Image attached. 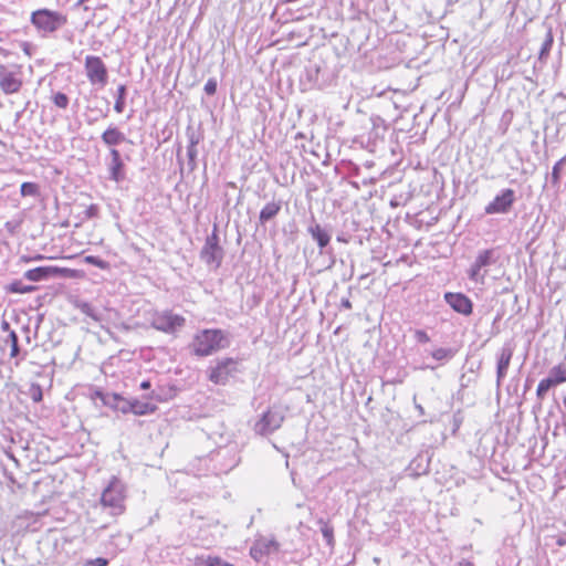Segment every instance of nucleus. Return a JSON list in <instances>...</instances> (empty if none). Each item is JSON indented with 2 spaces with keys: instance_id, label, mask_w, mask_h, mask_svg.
I'll use <instances>...</instances> for the list:
<instances>
[{
  "instance_id": "1",
  "label": "nucleus",
  "mask_w": 566,
  "mask_h": 566,
  "mask_svg": "<svg viewBox=\"0 0 566 566\" xmlns=\"http://www.w3.org/2000/svg\"><path fill=\"white\" fill-rule=\"evenodd\" d=\"M126 488L125 484L116 476H113L101 495V504L109 510L114 516L122 515L125 510Z\"/></svg>"
},
{
  "instance_id": "2",
  "label": "nucleus",
  "mask_w": 566,
  "mask_h": 566,
  "mask_svg": "<svg viewBox=\"0 0 566 566\" xmlns=\"http://www.w3.org/2000/svg\"><path fill=\"white\" fill-rule=\"evenodd\" d=\"M230 344L229 336L221 329H203L195 336V354H211L226 349Z\"/></svg>"
},
{
  "instance_id": "3",
  "label": "nucleus",
  "mask_w": 566,
  "mask_h": 566,
  "mask_svg": "<svg viewBox=\"0 0 566 566\" xmlns=\"http://www.w3.org/2000/svg\"><path fill=\"white\" fill-rule=\"evenodd\" d=\"M32 24L43 33H53L67 22L66 15L49 9H39L31 14Z\"/></svg>"
},
{
  "instance_id": "4",
  "label": "nucleus",
  "mask_w": 566,
  "mask_h": 566,
  "mask_svg": "<svg viewBox=\"0 0 566 566\" xmlns=\"http://www.w3.org/2000/svg\"><path fill=\"white\" fill-rule=\"evenodd\" d=\"M499 255L495 249H485L478 253L474 262L468 270V277L479 284H484L488 275V268L496 263Z\"/></svg>"
},
{
  "instance_id": "5",
  "label": "nucleus",
  "mask_w": 566,
  "mask_h": 566,
  "mask_svg": "<svg viewBox=\"0 0 566 566\" xmlns=\"http://www.w3.org/2000/svg\"><path fill=\"white\" fill-rule=\"evenodd\" d=\"M223 255L224 251L219 244L218 230L214 226L212 233L207 237L205 245L200 251V258L206 264L218 269L222 263Z\"/></svg>"
},
{
  "instance_id": "6",
  "label": "nucleus",
  "mask_w": 566,
  "mask_h": 566,
  "mask_svg": "<svg viewBox=\"0 0 566 566\" xmlns=\"http://www.w3.org/2000/svg\"><path fill=\"white\" fill-rule=\"evenodd\" d=\"M84 69L88 82L92 85L104 87L107 84L108 71L104 61L96 55H87L84 62Z\"/></svg>"
},
{
  "instance_id": "7",
  "label": "nucleus",
  "mask_w": 566,
  "mask_h": 566,
  "mask_svg": "<svg viewBox=\"0 0 566 566\" xmlns=\"http://www.w3.org/2000/svg\"><path fill=\"white\" fill-rule=\"evenodd\" d=\"M238 371V361L232 357L218 360L214 366L209 369L210 381L217 385H224L230 377Z\"/></svg>"
},
{
  "instance_id": "8",
  "label": "nucleus",
  "mask_w": 566,
  "mask_h": 566,
  "mask_svg": "<svg viewBox=\"0 0 566 566\" xmlns=\"http://www.w3.org/2000/svg\"><path fill=\"white\" fill-rule=\"evenodd\" d=\"M516 200L515 191L511 188L503 189L484 208L486 214L507 213Z\"/></svg>"
},
{
  "instance_id": "9",
  "label": "nucleus",
  "mask_w": 566,
  "mask_h": 566,
  "mask_svg": "<svg viewBox=\"0 0 566 566\" xmlns=\"http://www.w3.org/2000/svg\"><path fill=\"white\" fill-rule=\"evenodd\" d=\"M60 273L67 277H82L83 272L73 269H57V268H48V266H39L31 270H28L24 273L25 279L32 282H39L48 279L52 274Z\"/></svg>"
},
{
  "instance_id": "10",
  "label": "nucleus",
  "mask_w": 566,
  "mask_h": 566,
  "mask_svg": "<svg viewBox=\"0 0 566 566\" xmlns=\"http://www.w3.org/2000/svg\"><path fill=\"white\" fill-rule=\"evenodd\" d=\"M284 416L279 410L270 409L254 424V431L261 436H266L282 426Z\"/></svg>"
},
{
  "instance_id": "11",
  "label": "nucleus",
  "mask_w": 566,
  "mask_h": 566,
  "mask_svg": "<svg viewBox=\"0 0 566 566\" xmlns=\"http://www.w3.org/2000/svg\"><path fill=\"white\" fill-rule=\"evenodd\" d=\"M280 544L273 537H260L255 539L250 548L251 557L261 562L265 556L277 553Z\"/></svg>"
},
{
  "instance_id": "12",
  "label": "nucleus",
  "mask_w": 566,
  "mask_h": 566,
  "mask_svg": "<svg viewBox=\"0 0 566 566\" xmlns=\"http://www.w3.org/2000/svg\"><path fill=\"white\" fill-rule=\"evenodd\" d=\"M23 85L20 72L8 71L4 66H0V90L4 94H15Z\"/></svg>"
},
{
  "instance_id": "13",
  "label": "nucleus",
  "mask_w": 566,
  "mask_h": 566,
  "mask_svg": "<svg viewBox=\"0 0 566 566\" xmlns=\"http://www.w3.org/2000/svg\"><path fill=\"white\" fill-rule=\"evenodd\" d=\"M446 303L457 313L469 316L473 311L472 301L463 293L448 292L444 294Z\"/></svg>"
},
{
  "instance_id": "14",
  "label": "nucleus",
  "mask_w": 566,
  "mask_h": 566,
  "mask_svg": "<svg viewBox=\"0 0 566 566\" xmlns=\"http://www.w3.org/2000/svg\"><path fill=\"white\" fill-rule=\"evenodd\" d=\"M325 66L322 61H310L304 71V77L308 88H321L325 81L323 78V71Z\"/></svg>"
},
{
  "instance_id": "15",
  "label": "nucleus",
  "mask_w": 566,
  "mask_h": 566,
  "mask_svg": "<svg viewBox=\"0 0 566 566\" xmlns=\"http://www.w3.org/2000/svg\"><path fill=\"white\" fill-rule=\"evenodd\" d=\"M307 232L311 234L313 240L316 241L319 248V253H327L326 248L331 242V234L328 231L313 219L311 224L307 227Z\"/></svg>"
},
{
  "instance_id": "16",
  "label": "nucleus",
  "mask_w": 566,
  "mask_h": 566,
  "mask_svg": "<svg viewBox=\"0 0 566 566\" xmlns=\"http://www.w3.org/2000/svg\"><path fill=\"white\" fill-rule=\"evenodd\" d=\"M111 161L108 165L109 178L119 182L125 178V165L120 153L116 148L109 149Z\"/></svg>"
},
{
  "instance_id": "17",
  "label": "nucleus",
  "mask_w": 566,
  "mask_h": 566,
  "mask_svg": "<svg viewBox=\"0 0 566 566\" xmlns=\"http://www.w3.org/2000/svg\"><path fill=\"white\" fill-rule=\"evenodd\" d=\"M103 143L111 148L120 145L126 140L125 134L115 126L107 127L101 136Z\"/></svg>"
},
{
  "instance_id": "18",
  "label": "nucleus",
  "mask_w": 566,
  "mask_h": 566,
  "mask_svg": "<svg viewBox=\"0 0 566 566\" xmlns=\"http://www.w3.org/2000/svg\"><path fill=\"white\" fill-rule=\"evenodd\" d=\"M0 352L2 354H18V337L14 332H3L0 334Z\"/></svg>"
},
{
  "instance_id": "19",
  "label": "nucleus",
  "mask_w": 566,
  "mask_h": 566,
  "mask_svg": "<svg viewBox=\"0 0 566 566\" xmlns=\"http://www.w3.org/2000/svg\"><path fill=\"white\" fill-rule=\"evenodd\" d=\"M186 134H187L188 142H189V145L187 147V156L189 158V165H191V168H193L195 159L198 154L197 145L201 139V134L197 129H193L190 126L187 128Z\"/></svg>"
},
{
  "instance_id": "20",
  "label": "nucleus",
  "mask_w": 566,
  "mask_h": 566,
  "mask_svg": "<svg viewBox=\"0 0 566 566\" xmlns=\"http://www.w3.org/2000/svg\"><path fill=\"white\" fill-rule=\"evenodd\" d=\"M282 209V201H272L266 203L260 211L259 222L264 226L268 221L274 219Z\"/></svg>"
},
{
  "instance_id": "21",
  "label": "nucleus",
  "mask_w": 566,
  "mask_h": 566,
  "mask_svg": "<svg viewBox=\"0 0 566 566\" xmlns=\"http://www.w3.org/2000/svg\"><path fill=\"white\" fill-rule=\"evenodd\" d=\"M197 564L199 566H234L232 564H229L224 560H222L219 557L211 556V555H201L197 558Z\"/></svg>"
},
{
  "instance_id": "22",
  "label": "nucleus",
  "mask_w": 566,
  "mask_h": 566,
  "mask_svg": "<svg viewBox=\"0 0 566 566\" xmlns=\"http://www.w3.org/2000/svg\"><path fill=\"white\" fill-rule=\"evenodd\" d=\"M129 410L135 415L142 416L153 412L155 408L148 402H143L135 399L129 402Z\"/></svg>"
},
{
  "instance_id": "23",
  "label": "nucleus",
  "mask_w": 566,
  "mask_h": 566,
  "mask_svg": "<svg viewBox=\"0 0 566 566\" xmlns=\"http://www.w3.org/2000/svg\"><path fill=\"white\" fill-rule=\"evenodd\" d=\"M557 385L566 381V359L558 366L553 367L548 375Z\"/></svg>"
},
{
  "instance_id": "24",
  "label": "nucleus",
  "mask_w": 566,
  "mask_h": 566,
  "mask_svg": "<svg viewBox=\"0 0 566 566\" xmlns=\"http://www.w3.org/2000/svg\"><path fill=\"white\" fill-rule=\"evenodd\" d=\"M35 286L24 285L21 281H14L7 286V291L11 293L25 294L33 292Z\"/></svg>"
},
{
  "instance_id": "25",
  "label": "nucleus",
  "mask_w": 566,
  "mask_h": 566,
  "mask_svg": "<svg viewBox=\"0 0 566 566\" xmlns=\"http://www.w3.org/2000/svg\"><path fill=\"white\" fill-rule=\"evenodd\" d=\"M554 386H557L556 382L548 376L547 378H544L539 381L536 390V395L538 398H544L546 392Z\"/></svg>"
},
{
  "instance_id": "26",
  "label": "nucleus",
  "mask_w": 566,
  "mask_h": 566,
  "mask_svg": "<svg viewBox=\"0 0 566 566\" xmlns=\"http://www.w3.org/2000/svg\"><path fill=\"white\" fill-rule=\"evenodd\" d=\"M566 164V157H563L562 159H559L554 166H553V170H552V185L554 187H557L560 182V172H562V168L563 166Z\"/></svg>"
},
{
  "instance_id": "27",
  "label": "nucleus",
  "mask_w": 566,
  "mask_h": 566,
  "mask_svg": "<svg viewBox=\"0 0 566 566\" xmlns=\"http://www.w3.org/2000/svg\"><path fill=\"white\" fill-rule=\"evenodd\" d=\"M20 192L22 197L28 196H39L40 188L39 185L35 182H23L20 187Z\"/></svg>"
},
{
  "instance_id": "28",
  "label": "nucleus",
  "mask_w": 566,
  "mask_h": 566,
  "mask_svg": "<svg viewBox=\"0 0 566 566\" xmlns=\"http://www.w3.org/2000/svg\"><path fill=\"white\" fill-rule=\"evenodd\" d=\"M511 356H501L497 361V382L505 376Z\"/></svg>"
},
{
  "instance_id": "29",
  "label": "nucleus",
  "mask_w": 566,
  "mask_h": 566,
  "mask_svg": "<svg viewBox=\"0 0 566 566\" xmlns=\"http://www.w3.org/2000/svg\"><path fill=\"white\" fill-rule=\"evenodd\" d=\"M321 524H322L321 532H322L323 537L325 538V541H326L328 546H333L334 545V530H333V527L331 525H328L327 523L322 522V521H321Z\"/></svg>"
},
{
  "instance_id": "30",
  "label": "nucleus",
  "mask_w": 566,
  "mask_h": 566,
  "mask_svg": "<svg viewBox=\"0 0 566 566\" xmlns=\"http://www.w3.org/2000/svg\"><path fill=\"white\" fill-rule=\"evenodd\" d=\"M84 261L88 264H92L98 269H102V270H108L111 268L109 263L105 260H102L99 259L98 256H95V255H86L84 258Z\"/></svg>"
},
{
  "instance_id": "31",
  "label": "nucleus",
  "mask_w": 566,
  "mask_h": 566,
  "mask_svg": "<svg viewBox=\"0 0 566 566\" xmlns=\"http://www.w3.org/2000/svg\"><path fill=\"white\" fill-rule=\"evenodd\" d=\"M553 42H554L553 34H552V31L549 30L546 34V39L544 40V42L542 44V48L539 51V59H544L545 56L548 55V53L553 46Z\"/></svg>"
},
{
  "instance_id": "32",
  "label": "nucleus",
  "mask_w": 566,
  "mask_h": 566,
  "mask_svg": "<svg viewBox=\"0 0 566 566\" xmlns=\"http://www.w3.org/2000/svg\"><path fill=\"white\" fill-rule=\"evenodd\" d=\"M54 105L59 108L65 109L69 106V97L62 92H57L52 96Z\"/></svg>"
},
{
  "instance_id": "33",
  "label": "nucleus",
  "mask_w": 566,
  "mask_h": 566,
  "mask_svg": "<svg viewBox=\"0 0 566 566\" xmlns=\"http://www.w3.org/2000/svg\"><path fill=\"white\" fill-rule=\"evenodd\" d=\"M98 214H99V207H98L97 205H95V203L90 205V206L85 209V211H84V216H85V218H87V219L96 218V217H98Z\"/></svg>"
},
{
  "instance_id": "34",
  "label": "nucleus",
  "mask_w": 566,
  "mask_h": 566,
  "mask_svg": "<svg viewBox=\"0 0 566 566\" xmlns=\"http://www.w3.org/2000/svg\"><path fill=\"white\" fill-rule=\"evenodd\" d=\"M30 394L34 402H40L42 400V389L39 385H33L30 389Z\"/></svg>"
},
{
  "instance_id": "35",
  "label": "nucleus",
  "mask_w": 566,
  "mask_h": 566,
  "mask_svg": "<svg viewBox=\"0 0 566 566\" xmlns=\"http://www.w3.org/2000/svg\"><path fill=\"white\" fill-rule=\"evenodd\" d=\"M207 95H213L217 92V81L214 78H209L203 87Z\"/></svg>"
},
{
  "instance_id": "36",
  "label": "nucleus",
  "mask_w": 566,
  "mask_h": 566,
  "mask_svg": "<svg viewBox=\"0 0 566 566\" xmlns=\"http://www.w3.org/2000/svg\"><path fill=\"white\" fill-rule=\"evenodd\" d=\"M108 559L107 558H104V557H97V558H94V559H88L86 562V565L88 566H107L108 565Z\"/></svg>"
},
{
  "instance_id": "37",
  "label": "nucleus",
  "mask_w": 566,
  "mask_h": 566,
  "mask_svg": "<svg viewBox=\"0 0 566 566\" xmlns=\"http://www.w3.org/2000/svg\"><path fill=\"white\" fill-rule=\"evenodd\" d=\"M124 107H125V98H123V96H117L116 102L114 104L115 112L120 114V113H123Z\"/></svg>"
},
{
  "instance_id": "38",
  "label": "nucleus",
  "mask_w": 566,
  "mask_h": 566,
  "mask_svg": "<svg viewBox=\"0 0 566 566\" xmlns=\"http://www.w3.org/2000/svg\"><path fill=\"white\" fill-rule=\"evenodd\" d=\"M415 338L418 343H427L429 342V336L423 331H416Z\"/></svg>"
},
{
  "instance_id": "39",
  "label": "nucleus",
  "mask_w": 566,
  "mask_h": 566,
  "mask_svg": "<svg viewBox=\"0 0 566 566\" xmlns=\"http://www.w3.org/2000/svg\"><path fill=\"white\" fill-rule=\"evenodd\" d=\"M340 307L350 310L353 307L350 301L348 298H342L340 301Z\"/></svg>"
},
{
  "instance_id": "40",
  "label": "nucleus",
  "mask_w": 566,
  "mask_h": 566,
  "mask_svg": "<svg viewBox=\"0 0 566 566\" xmlns=\"http://www.w3.org/2000/svg\"><path fill=\"white\" fill-rule=\"evenodd\" d=\"M118 92V95L117 96H123V98H125V94H126V87L124 85H120L117 90Z\"/></svg>"
},
{
  "instance_id": "41",
  "label": "nucleus",
  "mask_w": 566,
  "mask_h": 566,
  "mask_svg": "<svg viewBox=\"0 0 566 566\" xmlns=\"http://www.w3.org/2000/svg\"><path fill=\"white\" fill-rule=\"evenodd\" d=\"M140 388L142 389H149L150 388V382L148 380H145L140 384Z\"/></svg>"
},
{
  "instance_id": "42",
  "label": "nucleus",
  "mask_w": 566,
  "mask_h": 566,
  "mask_svg": "<svg viewBox=\"0 0 566 566\" xmlns=\"http://www.w3.org/2000/svg\"><path fill=\"white\" fill-rule=\"evenodd\" d=\"M416 408L418 409V411H419V413H420V415H423V413H424V410H423V408H422V406H421V405H416Z\"/></svg>"
},
{
  "instance_id": "43",
  "label": "nucleus",
  "mask_w": 566,
  "mask_h": 566,
  "mask_svg": "<svg viewBox=\"0 0 566 566\" xmlns=\"http://www.w3.org/2000/svg\"><path fill=\"white\" fill-rule=\"evenodd\" d=\"M460 566H474V565L471 562L464 560V562L460 563Z\"/></svg>"
},
{
  "instance_id": "44",
  "label": "nucleus",
  "mask_w": 566,
  "mask_h": 566,
  "mask_svg": "<svg viewBox=\"0 0 566 566\" xmlns=\"http://www.w3.org/2000/svg\"><path fill=\"white\" fill-rule=\"evenodd\" d=\"M0 54H2V55H4V56L7 55L6 50H4V49H2L1 46H0Z\"/></svg>"
},
{
  "instance_id": "45",
  "label": "nucleus",
  "mask_w": 566,
  "mask_h": 566,
  "mask_svg": "<svg viewBox=\"0 0 566 566\" xmlns=\"http://www.w3.org/2000/svg\"><path fill=\"white\" fill-rule=\"evenodd\" d=\"M437 354L444 355V354H448V353L444 349H440Z\"/></svg>"
},
{
  "instance_id": "46",
  "label": "nucleus",
  "mask_w": 566,
  "mask_h": 566,
  "mask_svg": "<svg viewBox=\"0 0 566 566\" xmlns=\"http://www.w3.org/2000/svg\"><path fill=\"white\" fill-rule=\"evenodd\" d=\"M178 321H179V326L181 325V323L184 322V318L181 316L178 317Z\"/></svg>"
},
{
  "instance_id": "47",
  "label": "nucleus",
  "mask_w": 566,
  "mask_h": 566,
  "mask_svg": "<svg viewBox=\"0 0 566 566\" xmlns=\"http://www.w3.org/2000/svg\"><path fill=\"white\" fill-rule=\"evenodd\" d=\"M374 562L378 564V563H379V558H378V557H375V558H374Z\"/></svg>"
},
{
  "instance_id": "48",
  "label": "nucleus",
  "mask_w": 566,
  "mask_h": 566,
  "mask_svg": "<svg viewBox=\"0 0 566 566\" xmlns=\"http://www.w3.org/2000/svg\"><path fill=\"white\" fill-rule=\"evenodd\" d=\"M84 566H88V565L85 564Z\"/></svg>"
}]
</instances>
